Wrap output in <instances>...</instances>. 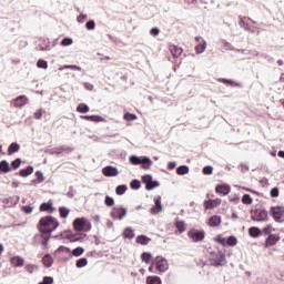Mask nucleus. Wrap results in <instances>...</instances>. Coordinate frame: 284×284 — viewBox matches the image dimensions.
Listing matches in <instances>:
<instances>
[{
    "instance_id": "1",
    "label": "nucleus",
    "mask_w": 284,
    "mask_h": 284,
    "mask_svg": "<svg viewBox=\"0 0 284 284\" xmlns=\"http://www.w3.org/2000/svg\"><path fill=\"white\" fill-rule=\"evenodd\" d=\"M209 261L211 262V265L214 267H221L222 265H225V253L223 251H220L219 248H209Z\"/></svg>"
},
{
    "instance_id": "2",
    "label": "nucleus",
    "mask_w": 284,
    "mask_h": 284,
    "mask_svg": "<svg viewBox=\"0 0 284 284\" xmlns=\"http://www.w3.org/2000/svg\"><path fill=\"white\" fill-rule=\"evenodd\" d=\"M59 227V221L55 219L52 221L51 225L49 227H39L40 232H42L43 236V242H42V247H48V242L50 241V236L54 230Z\"/></svg>"
},
{
    "instance_id": "3",
    "label": "nucleus",
    "mask_w": 284,
    "mask_h": 284,
    "mask_svg": "<svg viewBox=\"0 0 284 284\" xmlns=\"http://www.w3.org/2000/svg\"><path fill=\"white\" fill-rule=\"evenodd\" d=\"M189 239L192 241V243H201L205 239V231L191 229L187 232Z\"/></svg>"
},
{
    "instance_id": "4",
    "label": "nucleus",
    "mask_w": 284,
    "mask_h": 284,
    "mask_svg": "<svg viewBox=\"0 0 284 284\" xmlns=\"http://www.w3.org/2000/svg\"><path fill=\"white\" fill-rule=\"evenodd\" d=\"M111 216L118 221H123V219L128 216V209L123 206H114L111 211Z\"/></svg>"
},
{
    "instance_id": "5",
    "label": "nucleus",
    "mask_w": 284,
    "mask_h": 284,
    "mask_svg": "<svg viewBox=\"0 0 284 284\" xmlns=\"http://www.w3.org/2000/svg\"><path fill=\"white\" fill-rule=\"evenodd\" d=\"M155 266L158 272H160L161 274L170 270V264L168 263V260H165L163 256L155 257Z\"/></svg>"
},
{
    "instance_id": "6",
    "label": "nucleus",
    "mask_w": 284,
    "mask_h": 284,
    "mask_svg": "<svg viewBox=\"0 0 284 284\" xmlns=\"http://www.w3.org/2000/svg\"><path fill=\"white\" fill-rule=\"evenodd\" d=\"M271 214H273V217L276 221V223H281L284 216V206H272Z\"/></svg>"
},
{
    "instance_id": "7",
    "label": "nucleus",
    "mask_w": 284,
    "mask_h": 284,
    "mask_svg": "<svg viewBox=\"0 0 284 284\" xmlns=\"http://www.w3.org/2000/svg\"><path fill=\"white\" fill-rule=\"evenodd\" d=\"M154 206H152L151 209V214L156 215V214H161L163 212V204H161V196L156 195L154 199Z\"/></svg>"
},
{
    "instance_id": "8",
    "label": "nucleus",
    "mask_w": 284,
    "mask_h": 284,
    "mask_svg": "<svg viewBox=\"0 0 284 284\" xmlns=\"http://www.w3.org/2000/svg\"><path fill=\"white\" fill-rule=\"evenodd\" d=\"M253 221H267V211L257 209L252 213Z\"/></svg>"
},
{
    "instance_id": "9",
    "label": "nucleus",
    "mask_w": 284,
    "mask_h": 284,
    "mask_svg": "<svg viewBox=\"0 0 284 284\" xmlns=\"http://www.w3.org/2000/svg\"><path fill=\"white\" fill-rule=\"evenodd\" d=\"M85 223H88L85 217H78L73 221V227L77 232H83L85 230Z\"/></svg>"
},
{
    "instance_id": "10",
    "label": "nucleus",
    "mask_w": 284,
    "mask_h": 284,
    "mask_svg": "<svg viewBox=\"0 0 284 284\" xmlns=\"http://www.w3.org/2000/svg\"><path fill=\"white\" fill-rule=\"evenodd\" d=\"M102 174L104 176H119V169L109 165L102 169Z\"/></svg>"
},
{
    "instance_id": "11",
    "label": "nucleus",
    "mask_w": 284,
    "mask_h": 284,
    "mask_svg": "<svg viewBox=\"0 0 284 284\" xmlns=\"http://www.w3.org/2000/svg\"><path fill=\"white\" fill-rule=\"evenodd\" d=\"M281 241V236L276 234H271L265 241V247H272V245H276Z\"/></svg>"
},
{
    "instance_id": "12",
    "label": "nucleus",
    "mask_w": 284,
    "mask_h": 284,
    "mask_svg": "<svg viewBox=\"0 0 284 284\" xmlns=\"http://www.w3.org/2000/svg\"><path fill=\"white\" fill-rule=\"evenodd\" d=\"M169 50H170L172 57H174V59H179V57H181V54H183V48H181L179 45L171 44L169 47Z\"/></svg>"
},
{
    "instance_id": "13",
    "label": "nucleus",
    "mask_w": 284,
    "mask_h": 284,
    "mask_svg": "<svg viewBox=\"0 0 284 284\" xmlns=\"http://www.w3.org/2000/svg\"><path fill=\"white\" fill-rule=\"evenodd\" d=\"M10 263L13 267H23V265L26 264V260H23V257L17 255L11 257Z\"/></svg>"
},
{
    "instance_id": "14",
    "label": "nucleus",
    "mask_w": 284,
    "mask_h": 284,
    "mask_svg": "<svg viewBox=\"0 0 284 284\" xmlns=\"http://www.w3.org/2000/svg\"><path fill=\"white\" fill-rule=\"evenodd\" d=\"M38 50H40L41 52L52 50V48L50 47V39H40Z\"/></svg>"
},
{
    "instance_id": "15",
    "label": "nucleus",
    "mask_w": 284,
    "mask_h": 284,
    "mask_svg": "<svg viewBox=\"0 0 284 284\" xmlns=\"http://www.w3.org/2000/svg\"><path fill=\"white\" fill-rule=\"evenodd\" d=\"M13 101H14L13 102L14 108H23V105L28 104V97L20 95L18 98H16Z\"/></svg>"
},
{
    "instance_id": "16",
    "label": "nucleus",
    "mask_w": 284,
    "mask_h": 284,
    "mask_svg": "<svg viewBox=\"0 0 284 284\" xmlns=\"http://www.w3.org/2000/svg\"><path fill=\"white\" fill-rule=\"evenodd\" d=\"M55 220L54 216L52 215H48L45 217H42L40 220V227H50V225L52 224V222Z\"/></svg>"
},
{
    "instance_id": "17",
    "label": "nucleus",
    "mask_w": 284,
    "mask_h": 284,
    "mask_svg": "<svg viewBox=\"0 0 284 284\" xmlns=\"http://www.w3.org/2000/svg\"><path fill=\"white\" fill-rule=\"evenodd\" d=\"M250 21L251 23H254V21L247 17H240V28H244V30H250Z\"/></svg>"
},
{
    "instance_id": "18",
    "label": "nucleus",
    "mask_w": 284,
    "mask_h": 284,
    "mask_svg": "<svg viewBox=\"0 0 284 284\" xmlns=\"http://www.w3.org/2000/svg\"><path fill=\"white\" fill-rule=\"evenodd\" d=\"M8 172H12V168H10V163L6 160H2L0 162V174L4 173L8 174Z\"/></svg>"
},
{
    "instance_id": "19",
    "label": "nucleus",
    "mask_w": 284,
    "mask_h": 284,
    "mask_svg": "<svg viewBox=\"0 0 284 284\" xmlns=\"http://www.w3.org/2000/svg\"><path fill=\"white\" fill-rule=\"evenodd\" d=\"M221 216L220 215H213L209 220L210 227H219L221 225Z\"/></svg>"
},
{
    "instance_id": "20",
    "label": "nucleus",
    "mask_w": 284,
    "mask_h": 284,
    "mask_svg": "<svg viewBox=\"0 0 284 284\" xmlns=\"http://www.w3.org/2000/svg\"><path fill=\"white\" fill-rule=\"evenodd\" d=\"M219 204H221V200H209L204 202V207L205 210H214Z\"/></svg>"
},
{
    "instance_id": "21",
    "label": "nucleus",
    "mask_w": 284,
    "mask_h": 284,
    "mask_svg": "<svg viewBox=\"0 0 284 284\" xmlns=\"http://www.w3.org/2000/svg\"><path fill=\"white\" fill-rule=\"evenodd\" d=\"M215 192H217V194H223L225 196L226 194H230V186L225 184L217 185Z\"/></svg>"
},
{
    "instance_id": "22",
    "label": "nucleus",
    "mask_w": 284,
    "mask_h": 284,
    "mask_svg": "<svg viewBox=\"0 0 284 284\" xmlns=\"http://www.w3.org/2000/svg\"><path fill=\"white\" fill-rule=\"evenodd\" d=\"M152 163L153 162L151 161L150 158L143 156L141 162L142 170H150L152 168Z\"/></svg>"
},
{
    "instance_id": "23",
    "label": "nucleus",
    "mask_w": 284,
    "mask_h": 284,
    "mask_svg": "<svg viewBox=\"0 0 284 284\" xmlns=\"http://www.w3.org/2000/svg\"><path fill=\"white\" fill-rule=\"evenodd\" d=\"M21 150V146L17 142H12L8 148V154H14Z\"/></svg>"
},
{
    "instance_id": "24",
    "label": "nucleus",
    "mask_w": 284,
    "mask_h": 284,
    "mask_svg": "<svg viewBox=\"0 0 284 284\" xmlns=\"http://www.w3.org/2000/svg\"><path fill=\"white\" fill-rule=\"evenodd\" d=\"M42 263L43 265H45L47 267H52L54 260L52 258L51 254H47L43 256L42 258Z\"/></svg>"
},
{
    "instance_id": "25",
    "label": "nucleus",
    "mask_w": 284,
    "mask_h": 284,
    "mask_svg": "<svg viewBox=\"0 0 284 284\" xmlns=\"http://www.w3.org/2000/svg\"><path fill=\"white\" fill-rule=\"evenodd\" d=\"M34 172V166H28L27 169L20 170L19 174L22 178L30 176Z\"/></svg>"
},
{
    "instance_id": "26",
    "label": "nucleus",
    "mask_w": 284,
    "mask_h": 284,
    "mask_svg": "<svg viewBox=\"0 0 284 284\" xmlns=\"http://www.w3.org/2000/svg\"><path fill=\"white\" fill-rule=\"evenodd\" d=\"M77 112H80V114H88V112H90V106L85 103H80L77 106Z\"/></svg>"
},
{
    "instance_id": "27",
    "label": "nucleus",
    "mask_w": 284,
    "mask_h": 284,
    "mask_svg": "<svg viewBox=\"0 0 284 284\" xmlns=\"http://www.w3.org/2000/svg\"><path fill=\"white\" fill-rule=\"evenodd\" d=\"M221 83H225V85H231L232 88H241V83H237L233 80H227V79H219Z\"/></svg>"
},
{
    "instance_id": "28",
    "label": "nucleus",
    "mask_w": 284,
    "mask_h": 284,
    "mask_svg": "<svg viewBox=\"0 0 284 284\" xmlns=\"http://www.w3.org/2000/svg\"><path fill=\"white\" fill-rule=\"evenodd\" d=\"M130 163H132V165H141L142 161H143V156H136V155H131L129 158Z\"/></svg>"
},
{
    "instance_id": "29",
    "label": "nucleus",
    "mask_w": 284,
    "mask_h": 284,
    "mask_svg": "<svg viewBox=\"0 0 284 284\" xmlns=\"http://www.w3.org/2000/svg\"><path fill=\"white\" fill-rule=\"evenodd\" d=\"M248 234L252 239H257V236H261V229L253 226L248 230Z\"/></svg>"
},
{
    "instance_id": "30",
    "label": "nucleus",
    "mask_w": 284,
    "mask_h": 284,
    "mask_svg": "<svg viewBox=\"0 0 284 284\" xmlns=\"http://www.w3.org/2000/svg\"><path fill=\"white\" fill-rule=\"evenodd\" d=\"M207 50V42H202L195 47L196 54H203Z\"/></svg>"
},
{
    "instance_id": "31",
    "label": "nucleus",
    "mask_w": 284,
    "mask_h": 284,
    "mask_svg": "<svg viewBox=\"0 0 284 284\" xmlns=\"http://www.w3.org/2000/svg\"><path fill=\"white\" fill-rule=\"evenodd\" d=\"M135 241L140 245H148V243H150L151 240H150V237H148L145 235H139Z\"/></svg>"
},
{
    "instance_id": "32",
    "label": "nucleus",
    "mask_w": 284,
    "mask_h": 284,
    "mask_svg": "<svg viewBox=\"0 0 284 284\" xmlns=\"http://www.w3.org/2000/svg\"><path fill=\"white\" fill-rule=\"evenodd\" d=\"M146 284H162L161 277H159V276H149V277H146Z\"/></svg>"
},
{
    "instance_id": "33",
    "label": "nucleus",
    "mask_w": 284,
    "mask_h": 284,
    "mask_svg": "<svg viewBox=\"0 0 284 284\" xmlns=\"http://www.w3.org/2000/svg\"><path fill=\"white\" fill-rule=\"evenodd\" d=\"M124 239H134V230L132 227H126L123 231Z\"/></svg>"
},
{
    "instance_id": "34",
    "label": "nucleus",
    "mask_w": 284,
    "mask_h": 284,
    "mask_svg": "<svg viewBox=\"0 0 284 284\" xmlns=\"http://www.w3.org/2000/svg\"><path fill=\"white\" fill-rule=\"evenodd\" d=\"M176 172L180 176H183L184 174L190 173V168H187V165H182L176 169Z\"/></svg>"
},
{
    "instance_id": "35",
    "label": "nucleus",
    "mask_w": 284,
    "mask_h": 284,
    "mask_svg": "<svg viewBox=\"0 0 284 284\" xmlns=\"http://www.w3.org/2000/svg\"><path fill=\"white\" fill-rule=\"evenodd\" d=\"M59 70H78V72H81V67L77 64H65L63 67H60Z\"/></svg>"
},
{
    "instance_id": "36",
    "label": "nucleus",
    "mask_w": 284,
    "mask_h": 284,
    "mask_svg": "<svg viewBox=\"0 0 284 284\" xmlns=\"http://www.w3.org/2000/svg\"><path fill=\"white\" fill-rule=\"evenodd\" d=\"M59 212H60V216H61L62 219H68V216L70 215L69 209H68V207H64V206H61V207L59 209Z\"/></svg>"
},
{
    "instance_id": "37",
    "label": "nucleus",
    "mask_w": 284,
    "mask_h": 284,
    "mask_svg": "<svg viewBox=\"0 0 284 284\" xmlns=\"http://www.w3.org/2000/svg\"><path fill=\"white\" fill-rule=\"evenodd\" d=\"M128 191V186L125 184L119 185L115 189V193L121 196V194H125V192Z\"/></svg>"
},
{
    "instance_id": "38",
    "label": "nucleus",
    "mask_w": 284,
    "mask_h": 284,
    "mask_svg": "<svg viewBox=\"0 0 284 284\" xmlns=\"http://www.w3.org/2000/svg\"><path fill=\"white\" fill-rule=\"evenodd\" d=\"M49 210H50V212H52V204L51 203H42L40 205V211L41 212H49Z\"/></svg>"
},
{
    "instance_id": "39",
    "label": "nucleus",
    "mask_w": 284,
    "mask_h": 284,
    "mask_svg": "<svg viewBox=\"0 0 284 284\" xmlns=\"http://www.w3.org/2000/svg\"><path fill=\"white\" fill-rule=\"evenodd\" d=\"M37 68H41L42 70H48V61L43 59L38 60Z\"/></svg>"
},
{
    "instance_id": "40",
    "label": "nucleus",
    "mask_w": 284,
    "mask_h": 284,
    "mask_svg": "<svg viewBox=\"0 0 284 284\" xmlns=\"http://www.w3.org/2000/svg\"><path fill=\"white\" fill-rule=\"evenodd\" d=\"M236 243H237V240L234 235L229 236L226 240V245H230L231 247H234Z\"/></svg>"
},
{
    "instance_id": "41",
    "label": "nucleus",
    "mask_w": 284,
    "mask_h": 284,
    "mask_svg": "<svg viewBox=\"0 0 284 284\" xmlns=\"http://www.w3.org/2000/svg\"><path fill=\"white\" fill-rule=\"evenodd\" d=\"M252 197L250 196V194H244L243 196H242V203L244 204V205H252Z\"/></svg>"
},
{
    "instance_id": "42",
    "label": "nucleus",
    "mask_w": 284,
    "mask_h": 284,
    "mask_svg": "<svg viewBox=\"0 0 284 284\" xmlns=\"http://www.w3.org/2000/svg\"><path fill=\"white\" fill-rule=\"evenodd\" d=\"M72 43H74V40H72V38H64L62 41H61V45L63 48H68V45H72Z\"/></svg>"
},
{
    "instance_id": "43",
    "label": "nucleus",
    "mask_w": 284,
    "mask_h": 284,
    "mask_svg": "<svg viewBox=\"0 0 284 284\" xmlns=\"http://www.w3.org/2000/svg\"><path fill=\"white\" fill-rule=\"evenodd\" d=\"M176 229L180 234H183V231L185 230V222L184 221H178L176 222Z\"/></svg>"
},
{
    "instance_id": "44",
    "label": "nucleus",
    "mask_w": 284,
    "mask_h": 284,
    "mask_svg": "<svg viewBox=\"0 0 284 284\" xmlns=\"http://www.w3.org/2000/svg\"><path fill=\"white\" fill-rule=\"evenodd\" d=\"M131 190H139L141 187V181L139 180H133L130 183Z\"/></svg>"
},
{
    "instance_id": "45",
    "label": "nucleus",
    "mask_w": 284,
    "mask_h": 284,
    "mask_svg": "<svg viewBox=\"0 0 284 284\" xmlns=\"http://www.w3.org/2000/svg\"><path fill=\"white\" fill-rule=\"evenodd\" d=\"M24 270H26V272H28L29 274H33V272H34L36 270H38V267H37V265H34V264H27V265L24 266Z\"/></svg>"
},
{
    "instance_id": "46",
    "label": "nucleus",
    "mask_w": 284,
    "mask_h": 284,
    "mask_svg": "<svg viewBox=\"0 0 284 284\" xmlns=\"http://www.w3.org/2000/svg\"><path fill=\"white\" fill-rule=\"evenodd\" d=\"M83 252H85V250L81 246H78L77 248H74L72 251V255L73 256H81L83 254Z\"/></svg>"
},
{
    "instance_id": "47",
    "label": "nucleus",
    "mask_w": 284,
    "mask_h": 284,
    "mask_svg": "<svg viewBox=\"0 0 284 284\" xmlns=\"http://www.w3.org/2000/svg\"><path fill=\"white\" fill-rule=\"evenodd\" d=\"M33 241L34 243H41V245H43V232L36 234L33 237Z\"/></svg>"
},
{
    "instance_id": "48",
    "label": "nucleus",
    "mask_w": 284,
    "mask_h": 284,
    "mask_svg": "<svg viewBox=\"0 0 284 284\" xmlns=\"http://www.w3.org/2000/svg\"><path fill=\"white\" fill-rule=\"evenodd\" d=\"M88 265V258L83 257L77 261V267H85Z\"/></svg>"
},
{
    "instance_id": "49",
    "label": "nucleus",
    "mask_w": 284,
    "mask_h": 284,
    "mask_svg": "<svg viewBox=\"0 0 284 284\" xmlns=\"http://www.w3.org/2000/svg\"><path fill=\"white\" fill-rule=\"evenodd\" d=\"M159 185H161V183H159V181H151L150 184L148 186H145L146 190H154V187H159Z\"/></svg>"
},
{
    "instance_id": "50",
    "label": "nucleus",
    "mask_w": 284,
    "mask_h": 284,
    "mask_svg": "<svg viewBox=\"0 0 284 284\" xmlns=\"http://www.w3.org/2000/svg\"><path fill=\"white\" fill-rule=\"evenodd\" d=\"M151 260H152V253L144 252L142 254V261H144V263H150Z\"/></svg>"
},
{
    "instance_id": "51",
    "label": "nucleus",
    "mask_w": 284,
    "mask_h": 284,
    "mask_svg": "<svg viewBox=\"0 0 284 284\" xmlns=\"http://www.w3.org/2000/svg\"><path fill=\"white\" fill-rule=\"evenodd\" d=\"M11 166L13 168V170H19V168H21V159L18 158L14 161H12Z\"/></svg>"
},
{
    "instance_id": "52",
    "label": "nucleus",
    "mask_w": 284,
    "mask_h": 284,
    "mask_svg": "<svg viewBox=\"0 0 284 284\" xmlns=\"http://www.w3.org/2000/svg\"><path fill=\"white\" fill-rule=\"evenodd\" d=\"M85 28L87 30H94L97 28V23L94 22V20H90L85 23Z\"/></svg>"
},
{
    "instance_id": "53",
    "label": "nucleus",
    "mask_w": 284,
    "mask_h": 284,
    "mask_svg": "<svg viewBox=\"0 0 284 284\" xmlns=\"http://www.w3.org/2000/svg\"><path fill=\"white\" fill-rule=\"evenodd\" d=\"M124 120L125 121H136V114H134V113H125L124 114Z\"/></svg>"
},
{
    "instance_id": "54",
    "label": "nucleus",
    "mask_w": 284,
    "mask_h": 284,
    "mask_svg": "<svg viewBox=\"0 0 284 284\" xmlns=\"http://www.w3.org/2000/svg\"><path fill=\"white\" fill-rule=\"evenodd\" d=\"M142 181H143V183L146 185V187H148V185H150V183H152V175H150V174H146V175H144L143 178H142Z\"/></svg>"
},
{
    "instance_id": "55",
    "label": "nucleus",
    "mask_w": 284,
    "mask_h": 284,
    "mask_svg": "<svg viewBox=\"0 0 284 284\" xmlns=\"http://www.w3.org/2000/svg\"><path fill=\"white\" fill-rule=\"evenodd\" d=\"M77 21L78 23H85V21H88V14L81 13L78 16Z\"/></svg>"
},
{
    "instance_id": "56",
    "label": "nucleus",
    "mask_w": 284,
    "mask_h": 284,
    "mask_svg": "<svg viewBox=\"0 0 284 284\" xmlns=\"http://www.w3.org/2000/svg\"><path fill=\"white\" fill-rule=\"evenodd\" d=\"M104 203H105V205H108V207H112V205H114V199L106 195Z\"/></svg>"
},
{
    "instance_id": "57",
    "label": "nucleus",
    "mask_w": 284,
    "mask_h": 284,
    "mask_svg": "<svg viewBox=\"0 0 284 284\" xmlns=\"http://www.w3.org/2000/svg\"><path fill=\"white\" fill-rule=\"evenodd\" d=\"M92 121L94 123H103V122H105V119L103 116H101V115H93Z\"/></svg>"
},
{
    "instance_id": "58",
    "label": "nucleus",
    "mask_w": 284,
    "mask_h": 284,
    "mask_svg": "<svg viewBox=\"0 0 284 284\" xmlns=\"http://www.w3.org/2000/svg\"><path fill=\"white\" fill-rule=\"evenodd\" d=\"M22 210L26 214H32V212L34 211V207L30 205H26V206H22Z\"/></svg>"
},
{
    "instance_id": "59",
    "label": "nucleus",
    "mask_w": 284,
    "mask_h": 284,
    "mask_svg": "<svg viewBox=\"0 0 284 284\" xmlns=\"http://www.w3.org/2000/svg\"><path fill=\"white\" fill-rule=\"evenodd\" d=\"M36 176H37L39 183H43V181L45 180L43 178V172H41V171H37Z\"/></svg>"
},
{
    "instance_id": "60",
    "label": "nucleus",
    "mask_w": 284,
    "mask_h": 284,
    "mask_svg": "<svg viewBox=\"0 0 284 284\" xmlns=\"http://www.w3.org/2000/svg\"><path fill=\"white\" fill-rule=\"evenodd\" d=\"M212 172H214V168H212L211 165L204 166L203 169V174H212Z\"/></svg>"
},
{
    "instance_id": "61",
    "label": "nucleus",
    "mask_w": 284,
    "mask_h": 284,
    "mask_svg": "<svg viewBox=\"0 0 284 284\" xmlns=\"http://www.w3.org/2000/svg\"><path fill=\"white\" fill-rule=\"evenodd\" d=\"M222 43L226 50H235L232 43L227 42L226 40H222Z\"/></svg>"
},
{
    "instance_id": "62",
    "label": "nucleus",
    "mask_w": 284,
    "mask_h": 284,
    "mask_svg": "<svg viewBox=\"0 0 284 284\" xmlns=\"http://www.w3.org/2000/svg\"><path fill=\"white\" fill-rule=\"evenodd\" d=\"M57 252H64L65 254H70V247H68V246H59Z\"/></svg>"
},
{
    "instance_id": "63",
    "label": "nucleus",
    "mask_w": 284,
    "mask_h": 284,
    "mask_svg": "<svg viewBox=\"0 0 284 284\" xmlns=\"http://www.w3.org/2000/svg\"><path fill=\"white\" fill-rule=\"evenodd\" d=\"M159 32H161V30H159V28H152L150 30V34H152V37H159Z\"/></svg>"
},
{
    "instance_id": "64",
    "label": "nucleus",
    "mask_w": 284,
    "mask_h": 284,
    "mask_svg": "<svg viewBox=\"0 0 284 284\" xmlns=\"http://www.w3.org/2000/svg\"><path fill=\"white\" fill-rule=\"evenodd\" d=\"M271 196L273 199H276V196H278V189L277 187H274L271 190Z\"/></svg>"
}]
</instances>
